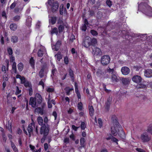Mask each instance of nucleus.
Here are the masks:
<instances>
[{
    "label": "nucleus",
    "mask_w": 152,
    "mask_h": 152,
    "mask_svg": "<svg viewBox=\"0 0 152 152\" xmlns=\"http://www.w3.org/2000/svg\"><path fill=\"white\" fill-rule=\"evenodd\" d=\"M120 78L117 74L114 73L111 75V80L113 83H116L119 81Z\"/></svg>",
    "instance_id": "nucleus-11"
},
{
    "label": "nucleus",
    "mask_w": 152,
    "mask_h": 152,
    "mask_svg": "<svg viewBox=\"0 0 152 152\" xmlns=\"http://www.w3.org/2000/svg\"><path fill=\"white\" fill-rule=\"evenodd\" d=\"M149 16H152V8L147 4L142 2L138 5V10Z\"/></svg>",
    "instance_id": "nucleus-2"
},
{
    "label": "nucleus",
    "mask_w": 152,
    "mask_h": 152,
    "mask_svg": "<svg viewBox=\"0 0 152 152\" xmlns=\"http://www.w3.org/2000/svg\"><path fill=\"white\" fill-rule=\"evenodd\" d=\"M112 97L109 96V97L107 98V101L105 102V105L104 106L106 111L108 112L109 111L110 109V106L112 102Z\"/></svg>",
    "instance_id": "nucleus-8"
},
{
    "label": "nucleus",
    "mask_w": 152,
    "mask_h": 152,
    "mask_svg": "<svg viewBox=\"0 0 152 152\" xmlns=\"http://www.w3.org/2000/svg\"><path fill=\"white\" fill-rule=\"evenodd\" d=\"M48 119L47 116H45L44 118L43 125H49L48 124Z\"/></svg>",
    "instance_id": "nucleus-34"
},
{
    "label": "nucleus",
    "mask_w": 152,
    "mask_h": 152,
    "mask_svg": "<svg viewBox=\"0 0 152 152\" xmlns=\"http://www.w3.org/2000/svg\"><path fill=\"white\" fill-rule=\"evenodd\" d=\"M10 28L12 30L15 31L17 29V26L15 23H12L10 25Z\"/></svg>",
    "instance_id": "nucleus-22"
},
{
    "label": "nucleus",
    "mask_w": 152,
    "mask_h": 152,
    "mask_svg": "<svg viewBox=\"0 0 152 152\" xmlns=\"http://www.w3.org/2000/svg\"><path fill=\"white\" fill-rule=\"evenodd\" d=\"M3 79L4 80H7L8 79V75L7 74H5L3 76Z\"/></svg>",
    "instance_id": "nucleus-60"
},
{
    "label": "nucleus",
    "mask_w": 152,
    "mask_h": 152,
    "mask_svg": "<svg viewBox=\"0 0 152 152\" xmlns=\"http://www.w3.org/2000/svg\"><path fill=\"white\" fill-rule=\"evenodd\" d=\"M48 2L53 12H55L57 10L58 7V2L56 1L53 2V0H48Z\"/></svg>",
    "instance_id": "nucleus-5"
},
{
    "label": "nucleus",
    "mask_w": 152,
    "mask_h": 152,
    "mask_svg": "<svg viewBox=\"0 0 152 152\" xmlns=\"http://www.w3.org/2000/svg\"><path fill=\"white\" fill-rule=\"evenodd\" d=\"M91 45H94L97 43V40L95 38H93L92 39H91Z\"/></svg>",
    "instance_id": "nucleus-35"
},
{
    "label": "nucleus",
    "mask_w": 152,
    "mask_h": 152,
    "mask_svg": "<svg viewBox=\"0 0 152 152\" xmlns=\"http://www.w3.org/2000/svg\"><path fill=\"white\" fill-rule=\"evenodd\" d=\"M61 44V41H58L55 45H52V49L56 51H58L59 48Z\"/></svg>",
    "instance_id": "nucleus-19"
},
{
    "label": "nucleus",
    "mask_w": 152,
    "mask_h": 152,
    "mask_svg": "<svg viewBox=\"0 0 152 152\" xmlns=\"http://www.w3.org/2000/svg\"><path fill=\"white\" fill-rule=\"evenodd\" d=\"M2 70L3 72H4V73H6V72L8 70L7 68H6L5 66H3L2 67Z\"/></svg>",
    "instance_id": "nucleus-61"
},
{
    "label": "nucleus",
    "mask_w": 152,
    "mask_h": 152,
    "mask_svg": "<svg viewBox=\"0 0 152 152\" xmlns=\"http://www.w3.org/2000/svg\"><path fill=\"white\" fill-rule=\"evenodd\" d=\"M85 142V140L84 138L81 137L80 140V147L81 148L84 147L85 145L84 144Z\"/></svg>",
    "instance_id": "nucleus-25"
},
{
    "label": "nucleus",
    "mask_w": 152,
    "mask_h": 152,
    "mask_svg": "<svg viewBox=\"0 0 152 152\" xmlns=\"http://www.w3.org/2000/svg\"><path fill=\"white\" fill-rule=\"evenodd\" d=\"M58 29L56 28H53L52 29L51 31V34H57L58 33Z\"/></svg>",
    "instance_id": "nucleus-31"
},
{
    "label": "nucleus",
    "mask_w": 152,
    "mask_h": 152,
    "mask_svg": "<svg viewBox=\"0 0 152 152\" xmlns=\"http://www.w3.org/2000/svg\"><path fill=\"white\" fill-rule=\"evenodd\" d=\"M65 90L66 91L67 94H70V92L72 90V89L70 88L69 87H66L65 88Z\"/></svg>",
    "instance_id": "nucleus-39"
},
{
    "label": "nucleus",
    "mask_w": 152,
    "mask_h": 152,
    "mask_svg": "<svg viewBox=\"0 0 152 152\" xmlns=\"http://www.w3.org/2000/svg\"><path fill=\"white\" fill-rule=\"evenodd\" d=\"M37 121L38 124L42 126L43 125V120L41 116H39L37 118Z\"/></svg>",
    "instance_id": "nucleus-24"
},
{
    "label": "nucleus",
    "mask_w": 152,
    "mask_h": 152,
    "mask_svg": "<svg viewBox=\"0 0 152 152\" xmlns=\"http://www.w3.org/2000/svg\"><path fill=\"white\" fill-rule=\"evenodd\" d=\"M47 135H43V136L41 139V142L42 143H43L46 139Z\"/></svg>",
    "instance_id": "nucleus-49"
},
{
    "label": "nucleus",
    "mask_w": 152,
    "mask_h": 152,
    "mask_svg": "<svg viewBox=\"0 0 152 152\" xmlns=\"http://www.w3.org/2000/svg\"><path fill=\"white\" fill-rule=\"evenodd\" d=\"M64 29L68 30V26L66 23L62 25H60L58 27V31L59 32L63 31Z\"/></svg>",
    "instance_id": "nucleus-16"
},
{
    "label": "nucleus",
    "mask_w": 152,
    "mask_h": 152,
    "mask_svg": "<svg viewBox=\"0 0 152 152\" xmlns=\"http://www.w3.org/2000/svg\"><path fill=\"white\" fill-rule=\"evenodd\" d=\"M35 126L34 122L33 121L31 123L29 124L27 129L29 137H31V134L33 132L34 129L35 128Z\"/></svg>",
    "instance_id": "nucleus-9"
},
{
    "label": "nucleus",
    "mask_w": 152,
    "mask_h": 152,
    "mask_svg": "<svg viewBox=\"0 0 152 152\" xmlns=\"http://www.w3.org/2000/svg\"><path fill=\"white\" fill-rule=\"evenodd\" d=\"M55 56L56 58L57 59L60 61L61 59L62 58V55L60 53H58L55 55Z\"/></svg>",
    "instance_id": "nucleus-37"
},
{
    "label": "nucleus",
    "mask_w": 152,
    "mask_h": 152,
    "mask_svg": "<svg viewBox=\"0 0 152 152\" xmlns=\"http://www.w3.org/2000/svg\"><path fill=\"white\" fill-rule=\"evenodd\" d=\"M11 41L13 43H15L18 41V38L16 36H13L11 38Z\"/></svg>",
    "instance_id": "nucleus-28"
},
{
    "label": "nucleus",
    "mask_w": 152,
    "mask_h": 152,
    "mask_svg": "<svg viewBox=\"0 0 152 152\" xmlns=\"http://www.w3.org/2000/svg\"><path fill=\"white\" fill-rule=\"evenodd\" d=\"M77 84L76 83H75V91L77 95H79V93L78 92V90L77 88Z\"/></svg>",
    "instance_id": "nucleus-44"
},
{
    "label": "nucleus",
    "mask_w": 152,
    "mask_h": 152,
    "mask_svg": "<svg viewBox=\"0 0 152 152\" xmlns=\"http://www.w3.org/2000/svg\"><path fill=\"white\" fill-rule=\"evenodd\" d=\"M140 139L142 142H146L151 140V137L147 132H145L141 134Z\"/></svg>",
    "instance_id": "nucleus-3"
},
{
    "label": "nucleus",
    "mask_w": 152,
    "mask_h": 152,
    "mask_svg": "<svg viewBox=\"0 0 152 152\" xmlns=\"http://www.w3.org/2000/svg\"><path fill=\"white\" fill-rule=\"evenodd\" d=\"M91 38L88 36H87L85 37L84 41L83 43V45L86 48H88L91 45Z\"/></svg>",
    "instance_id": "nucleus-7"
},
{
    "label": "nucleus",
    "mask_w": 152,
    "mask_h": 152,
    "mask_svg": "<svg viewBox=\"0 0 152 152\" xmlns=\"http://www.w3.org/2000/svg\"><path fill=\"white\" fill-rule=\"evenodd\" d=\"M64 10V5L63 4L61 5L60 8V13L61 15L63 14Z\"/></svg>",
    "instance_id": "nucleus-38"
},
{
    "label": "nucleus",
    "mask_w": 152,
    "mask_h": 152,
    "mask_svg": "<svg viewBox=\"0 0 152 152\" xmlns=\"http://www.w3.org/2000/svg\"><path fill=\"white\" fill-rule=\"evenodd\" d=\"M29 104L31 105L33 107H35L36 106V103L35 99L31 97L30 101Z\"/></svg>",
    "instance_id": "nucleus-20"
},
{
    "label": "nucleus",
    "mask_w": 152,
    "mask_h": 152,
    "mask_svg": "<svg viewBox=\"0 0 152 152\" xmlns=\"http://www.w3.org/2000/svg\"><path fill=\"white\" fill-rule=\"evenodd\" d=\"M45 105V104H44L42 108L40 107H37L35 110V113L39 114H40L41 115H42L44 114L43 107Z\"/></svg>",
    "instance_id": "nucleus-18"
},
{
    "label": "nucleus",
    "mask_w": 152,
    "mask_h": 152,
    "mask_svg": "<svg viewBox=\"0 0 152 152\" xmlns=\"http://www.w3.org/2000/svg\"><path fill=\"white\" fill-rule=\"evenodd\" d=\"M87 26L85 25H83L81 28L82 30L83 31H86L87 29Z\"/></svg>",
    "instance_id": "nucleus-53"
},
{
    "label": "nucleus",
    "mask_w": 152,
    "mask_h": 152,
    "mask_svg": "<svg viewBox=\"0 0 152 152\" xmlns=\"http://www.w3.org/2000/svg\"><path fill=\"white\" fill-rule=\"evenodd\" d=\"M21 18V16L19 15H16L13 18V20L15 21H18Z\"/></svg>",
    "instance_id": "nucleus-30"
},
{
    "label": "nucleus",
    "mask_w": 152,
    "mask_h": 152,
    "mask_svg": "<svg viewBox=\"0 0 152 152\" xmlns=\"http://www.w3.org/2000/svg\"><path fill=\"white\" fill-rule=\"evenodd\" d=\"M50 129L49 125H43L41 126L40 128V134L45 135H48Z\"/></svg>",
    "instance_id": "nucleus-4"
},
{
    "label": "nucleus",
    "mask_w": 152,
    "mask_h": 152,
    "mask_svg": "<svg viewBox=\"0 0 152 152\" xmlns=\"http://www.w3.org/2000/svg\"><path fill=\"white\" fill-rule=\"evenodd\" d=\"M91 33L93 36H96L98 34L97 32L96 31L93 30H91Z\"/></svg>",
    "instance_id": "nucleus-48"
},
{
    "label": "nucleus",
    "mask_w": 152,
    "mask_h": 152,
    "mask_svg": "<svg viewBox=\"0 0 152 152\" xmlns=\"http://www.w3.org/2000/svg\"><path fill=\"white\" fill-rule=\"evenodd\" d=\"M46 53V50L45 47L42 46L41 49L39 50L37 53V55L39 57H42L43 54Z\"/></svg>",
    "instance_id": "nucleus-17"
},
{
    "label": "nucleus",
    "mask_w": 152,
    "mask_h": 152,
    "mask_svg": "<svg viewBox=\"0 0 152 152\" xmlns=\"http://www.w3.org/2000/svg\"><path fill=\"white\" fill-rule=\"evenodd\" d=\"M24 84L26 87H28L29 88H30L31 86L30 83L28 81H26Z\"/></svg>",
    "instance_id": "nucleus-41"
},
{
    "label": "nucleus",
    "mask_w": 152,
    "mask_h": 152,
    "mask_svg": "<svg viewBox=\"0 0 152 152\" xmlns=\"http://www.w3.org/2000/svg\"><path fill=\"white\" fill-rule=\"evenodd\" d=\"M144 76L147 78L152 77V70L151 69H145L144 72Z\"/></svg>",
    "instance_id": "nucleus-14"
},
{
    "label": "nucleus",
    "mask_w": 152,
    "mask_h": 152,
    "mask_svg": "<svg viewBox=\"0 0 152 152\" xmlns=\"http://www.w3.org/2000/svg\"><path fill=\"white\" fill-rule=\"evenodd\" d=\"M41 22L39 21H38L36 25V28H39L41 26Z\"/></svg>",
    "instance_id": "nucleus-55"
},
{
    "label": "nucleus",
    "mask_w": 152,
    "mask_h": 152,
    "mask_svg": "<svg viewBox=\"0 0 152 152\" xmlns=\"http://www.w3.org/2000/svg\"><path fill=\"white\" fill-rule=\"evenodd\" d=\"M1 135L2 137L3 140L4 141L6 142L7 140V137L4 133H2Z\"/></svg>",
    "instance_id": "nucleus-42"
},
{
    "label": "nucleus",
    "mask_w": 152,
    "mask_h": 152,
    "mask_svg": "<svg viewBox=\"0 0 152 152\" xmlns=\"http://www.w3.org/2000/svg\"><path fill=\"white\" fill-rule=\"evenodd\" d=\"M107 72L110 73H111V75L113 74V73H115L114 72V69H111L110 68H109L107 69Z\"/></svg>",
    "instance_id": "nucleus-56"
},
{
    "label": "nucleus",
    "mask_w": 152,
    "mask_h": 152,
    "mask_svg": "<svg viewBox=\"0 0 152 152\" xmlns=\"http://www.w3.org/2000/svg\"><path fill=\"white\" fill-rule=\"evenodd\" d=\"M48 101V107L49 108H51L52 107V105L51 103H50L49 102L50 101V96H49Z\"/></svg>",
    "instance_id": "nucleus-47"
},
{
    "label": "nucleus",
    "mask_w": 152,
    "mask_h": 152,
    "mask_svg": "<svg viewBox=\"0 0 152 152\" xmlns=\"http://www.w3.org/2000/svg\"><path fill=\"white\" fill-rule=\"evenodd\" d=\"M54 89L53 88L48 87L47 89V91L48 92H52L54 91Z\"/></svg>",
    "instance_id": "nucleus-59"
},
{
    "label": "nucleus",
    "mask_w": 152,
    "mask_h": 152,
    "mask_svg": "<svg viewBox=\"0 0 152 152\" xmlns=\"http://www.w3.org/2000/svg\"><path fill=\"white\" fill-rule=\"evenodd\" d=\"M44 72V69H42L39 72V75L40 77H42L44 75L43 72Z\"/></svg>",
    "instance_id": "nucleus-43"
},
{
    "label": "nucleus",
    "mask_w": 152,
    "mask_h": 152,
    "mask_svg": "<svg viewBox=\"0 0 152 152\" xmlns=\"http://www.w3.org/2000/svg\"><path fill=\"white\" fill-rule=\"evenodd\" d=\"M6 127L11 132H12V124L10 121H8L6 125Z\"/></svg>",
    "instance_id": "nucleus-26"
},
{
    "label": "nucleus",
    "mask_w": 152,
    "mask_h": 152,
    "mask_svg": "<svg viewBox=\"0 0 152 152\" xmlns=\"http://www.w3.org/2000/svg\"><path fill=\"white\" fill-rule=\"evenodd\" d=\"M38 99H37V101L39 104H40L42 101V98L41 96H37Z\"/></svg>",
    "instance_id": "nucleus-40"
},
{
    "label": "nucleus",
    "mask_w": 152,
    "mask_h": 152,
    "mask_svg": "<svg viewBox=\"0 0 152 152\" xmlns=\"http://www.w3.org/2000/svg\"><path fill=\"white\" fill-rule=\"evenodd\" d=\"M111 137L112 138L111 140L114 142H116L117 144H118V143L117 142V141H118V140L113 136H111Z\"/></svg>",
    "instance_id": "nucleus-50"
},
{
    "label": "nucleus",
    "mask_w": 152,
    "mask_h": 152,
    "mask_svg": "<svg viewBox=\"0 0 152 152\" xmlns=\"http://www.w3.org/2000/svg\"><path fill=\"white\" fill-rule=\"evenodd\" d=\"M31 18L30 17L28 16L26 20V25L28 27L31 25Z\"/></svg>",
    "instance_id": "nucleus-21"
},
{
    "label": "nucleus",
    "mask_w": 152,
    "mask_h": 152,
    "mask_svg": "<svg viewBox=\"0 0 152 152\" xmlns=\"http://www.w3.org/2000/svg\"><path fill=\"white\" fill-rule=\"evenodd\" d=\"M18 69L20 71H22L23 70V64L21 63H19L18 65Z\"/></svg>",
    "instance_id": "nucleus-29"
},
{
    "label": "nucleus",
    "mask_w": 152,
    "mask_h": 152,
    "mask_svg": "<svg viewBox=\"0 0 152 152\" xmlns=\"http://www.w3.org/2000/svg\"><path fill=\"white\" fill-rule=\"evenodd\" d=\"M77 107L79 109L81 110L82 108V104L81 102H79L78 104Z\"/></svg>",
    "instance_id": "nucleus-57"
},
{
    "label": "nucleus",
    "mask_w": 152,
    "mask_h": 152,
    "mask_svg": "<svg viewBox=\"0 0 152 152\" xmlns=\"http://www.w3.org/2000/svg\"><path fill=\"white\" fill-rule=\"evenodd\" d=\"M69 73L70 76L72 78L73 77V72L71 69H69Z\"/></svg>",
    "instance_id": "nucleus-51"
},
{
    "label": "nucleus",
    "mask_w": 152,
    "mask_h": 152,
    "mask_svg": "<svg viewBox=\"0 0 152 152\" xmlns=\"http://www.w3.org/2000/svg\"><path fill=\"white\" fill-rule=\"evenodd\" d=\"M100 152H108V151L106 148H103L101 149Z\"/></svg>",
    "instance_id": "nucleus-64"
},
{
    "label": "nucleus",
    "mask_w": 152,
    "mask_h": 152,
    "mask_svg": "<svg viewBox=\"0 0 152 152\" xmlns=\"http://www.w3.org/2000/svg\"><path fill=\"white\" fill-rule=\"evenodd\" d=\"M16 5V3L15 2H14L12 3L11 6H10V8L11 9H12L14 8Z\"/></svg>",
    "instance_id": "nucleus-62"
},
{
    "label": "nucleus",
    "mask_w": 152,
    "mask_h": 152,
    "mask_svg": "<svg viewBox=\"0 0 152 152\" xmlns=\"http://www.w3.org/2000/svg\"><path fill=\"white\" fill-rule=\"evenodd\" d=\"M11 146L13 150L15 152H18V150L16 148L14 143L12 142H11Z\"/></svg>",
    "instance_id": "nucleus-27"
},
{
    "label": "nucleus",
    "mask_w": 152,
    "mask_h": 152,
    "mask_svg": "<svg viewBox=\"0 0 152 152\" xmlns=\"http://www.w3.org/2000/svg\"><path fill=\"white\" fill-rule=\"evenodd\" d=\"M21 81V83L22 84H24L26 81V79L24 77H22L20 79Z\"/></svg>",
    "instance_id": "nucleus-54"
},
{
    "label": "nucleus",
    "mask_w": 152,
    "mask_h": 152,
    "mask_svg": "<svg viewBox=\"0 0 152 152\" xmlns=\"http://www.w3.org/2000/svg\"><path fill=\"white\" fill-rule=\"evenodd\" d=\"M92 53L94 56H100L102 53L100 49L97 47H94L93 48Z\"/></svg>",
    "instance_id": "nucleus-10"
},
{
    "label": "nucleus",
    "mask_w": 152,
    "mask_h": 152,
    "mask_svg": "<svg viewBox=\"0 0 152 152\" xmlns=\"http://www.w3.org/2000/svg\"><path fill=\"white\" fill-rule=\"evenodd\" d=\"M111 120L113 126L111 127V130L113 135L116 136L118 134L121 138L124 139L125 137V134L123 129L117 120V118L115 115L111 116Z\"/></svg>",
    "instance_id": "nucleus-1"
},
{
    "label": "nucleus",
    "mask_w": 152,
    "mask_h": 152,
    "mask_svg": "<svg viewBox=\"0 0 152 152\" xmlns=\"http://www.w3.org/2000/svg\"><path fill=\"white\" fill-rule=\"evenodd\" d=\"M136 150L139 152H146L144 150L140 148H137Z\"/></svg>",
    "instance_id": "nucleus-63"
},
{
    "label": "nucleus",
    "mask_w": 152,
    "mask_h": 152,
    "mask_svg": "<svg viewBox=\"0 0 152 152\" xmlns=\"http://www.w3.org/2000/svg\"><path fill=\"white\" fill-rule=\"evenodd\" d=\"M121 72L123 75H127L129 73L130 69L126 66H123L121 68Z\"/></svg>",
    "instance_id": "nucleus-15"
},
{
    "label": "nucleus",
    "mask_w": 152,
    "mask_h": 152,
    "mask_svg": "<svg viewBox=\"0 0 152 152\" xmlns=\"http://www.w3.org/2000/svg\"><path fill=\"white\" fill-rule=\"evenodd\" d=\"M102 72L100 69H98L96 72V74L97 76H100L102 74Z\"/></svg>",
    "instance_id": "nucleus-58"
},
{
    "label": "nucleus",
    "mask_w": 152,
    "mask_h": 152,
    "mask_svg": "<svg viewBox=\"0 0 152 152\" xmlns=\"http://www.w3.org/2000/svg\"><path fill=\"white\" fill-rule=\"evenodd\" d=\"M142 80L141 77L138 75L134 76L132 78L133 81L138 84L142 82Z\"/></svg>",
    "instance_id": "nucleus-13"
},
{
    "label": "nucleus",
    "mask_w": 152,
    "mask_h": 152,
    "mask_svg": "<svg viewBox=\"0 0 152 152\" xmlns=\"http://www.w3.org/2000/svg\"><path fill=\"white\" fill-rule=\"evenodd\" d=\"M30 63L31 66L33 67H34V61L33 59V57H31L29 61Z\"/></svg>",
    "instance_id": "nucleus-32"
},
{
    "label": "nucleus",
    "mask_w": 152,
    "mask_h": 152,
    "mask_svg": "<svg viewBox=\"0 0 152 152\" xmlns=\"http://www.w3.org/2000/svg\"><path fill=\"white\" fill-rule=\"evenodd\" d=\"M110 58L108 55H104L102 56L101 59V64L103 65H106L108 64L110 62Z\"/></svg>",
    "instance_id": "nucleus-6"
},
{
    "label": "nucleus",
    "mask_w": 152,
    "mask_h": 152,
    "mask_svg": "<svg viewBox=\"0 0 152 152\" xmlns=\"http://www.w3.org/2000/svg\"><path fill=\"white\" fill-rule=\"evenodd\" d=\"M88 107L90 115L91 116H92L93 115L94 113V110L93 107L92 105H89Z\"/></svg>",
    "instance_id": "nucleus-23"
},
{
    "label": "nucleus",
    "mask_w": 152,
    "mask_h": 152,
    "mask_svg": "<svg viewBox=\"0 0 152 152\" xmlns=\"http://www.w3.org/2000/svg\"><path fill=\"white\" fill-rule=\"evenodd\" d=\"M102 13L100 12H99L97 13V15H96V17L98 19H100L101 17H102Z\"/></svg>",
    "instance_id": "nucleus-45"
},
{
    "label": "nucleus",
    "mask_w": 152,
    "mask_h": 152,
    "mask_svg": "<svg viewBox=\"0 0 152 152\" xmlns=\"http://www.w3.org/2000/svg\"><path fill=\"white\" fill-rule=\"evenodd\" d=\"M7 52L10 55H11L12 54V50L11 48H7Z\"/></svg>",
    "instance_id": "nucleus-46"
},
{
    "label": "nucleus",
    "mask_w": 152,
    "mask_h": 152,
    "mask_svg": "<svg viewBox=\"0 0 152 152\" xmlns=\"http://www.w3.org/2000/svg\"><path fill=\"white\" fill-rule=\"evenodd\" d=\"M120 80L124 86H128L130 83L131 80L129 78L121 77Z\"/></svg>",
    "instance_id": "nucleus-12"
},
{
    "label": "nucleus",
    "mask_w": 152,
    "mask_h": 152,
    "mask_svg": "<svg viewBox=\"0 0 152 152\" xmlns=\"http://www.w3.org/2000/svg\"><path fill=\"white\" fill-rule=\"evenodd\" d=\"M86 127V123L84 122H81L80 127L82 130H84Z\"/></svg>",
    "instance_id": "nucleus-33"
},
{
    "label": "nucleus",
    "mask_w": 152,
    "mask_h": 152,
    "mask_svg": "<svg viewBox=\"0 0 152 152\" xmlns=\"http://www.w3.org/2000/svg\"><path fill=\"white\" fill-rule=\"evenodd\" d=\"M106 3L107 5H108L109 7H110L112 6V2L110 1V0H107Z\"/></svg>",
    "instance_id": "nucleus-52"
},
{
    "label": "nucleus",
    "mask_w": 152,
    "mask_h": 152,
    "mask_svg": "<svg viewBox=\"0 0 152 152\" xmlns=\"http://www.w3.org/2000/svg\"><path fill=\"white\" fill-rule=\"evenodd\" d=\"M56 17H52L50 20V22H51L53 24H54L56 22Z\"/></svg>",
    "instance_id": "nucleus-36"
}]
</instances>
